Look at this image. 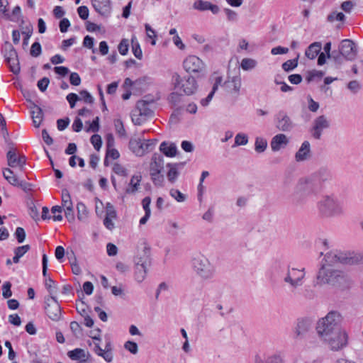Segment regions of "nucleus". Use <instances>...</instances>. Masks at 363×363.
<instances>
[{
    "instance_id": "obj_1",
    "label": "nucleus",
    "mask_w": 363,
    "mask_h": 363,
    "mask_svg": "<svg viewBox=\"0 0 363 363\" xmlns=\"http://www.w3.org/2000/svg\"><path fill=\"white\" fill-rule=\"evenodd\" d=\"M317 284H328L341 289L352 286V280L345 272L328 264H321L316 276Z\"/></svg>"
},
{
    "instance_id": "obj_2",
    "label": "nucleus",
    "mask_w": 363,
    "mask_h": 363,
    "mask_svg": "<svg viewBox=\"0 0 363 363\" xmlns=\"http://www.w3.org/2000/svg\"><path fill=\"white\" fill-rule=\"evenodd\" d=\"M319 190L309 177L299 179L292 195V204L296 207L303 206L308 198L316 194Z\"/></svg>"
},
{
    "instance_id": "obj_3",
    "label": "nucleus",
    "mask_w": 363,
    "mask_h": 363,
    "mask_svg": "<svg viewBox=\"0 0 363 363\" xmlns=\"http://www.w3.org/2000/svg\"><path fill=\"white\" fill-rule=\"evenodd\" d=\"M191 267L195 274L203 281L213 279L216 268L210 259L201 252H196L191 258Z\"/></svg>"
},
{
    "instance_id": "obj_4",
    "label": "nucleus",
    "mask_w": 363,
    "mask_h": 363,
    "mask_svg": "<svg viewBox=\"0 0 363 363\" xmlns=\"http://www.w3.org/2000/svg\"><path fill=\"white\" fill-rule=\"evenodd\" d=\"M342 317L340 313L332 311L325 317L320 318L316 324V331L320 338L341 330Z\"/></svg>"
},
{
    "instance_id": "obj_5",
    "label": "nucleus",
    "mask_w": 363,
    "mask_h": 363,
    "mask_svg": "<svg viewBox=\"0 0 363 363\" xmlns=\"http://www.w3.org/2000/svg\"><path fill=\"white\" fill-rule=\"evenodd\" d=\"M318 209L324 218L340 216L344 208L340 201L333 196H325L318 202Z\"/></svg>"
},
{
    "instance_id": "obj_6",
    "label": "nucleus",
    "mask_w": 363,
    "mask_h": 363,
    "mask_svg": "<svg viewBox=\"0 0 363 363\" xmlns=\"http://www.w3.org/2000/svg\"><path fill=\"white\" fill-rule=\"evenodd\" d=\"M357 262V258L354 256V252L333 250L325 255L322 264L333 267V265L337 264H353Z\"/></svg>"
},
{
    "instance_id": "obj_7",
    "label": "nucleus",
    "mask_w": 363,
    "mask_h": 363,
    "mask_svg": "<svg viewBox=\"0 0 363 363\" xmlns=\"http://www.w3.org/2000/svg\"><path fill=\"white\" fill-rule=\"evenodd\" d=\"M305 277V268L298 269L289 267L283 280L289 285L291 294L296 295L298 289L303 286Z\"/></svg>"
},
{
    "instance_id": "obj_8",
    "label": "nucleus",
    "mask_w": 363,
    "mask_h": 363,
    "mask_svg": "<svg viewBox=\"0 0 363 363\" xmlns=\"http://www.w3.org/2000/svg\"><path fill=\"white\" fill-rule=\"evenodd\" d=\"M133 264L151 266V249L147 240L140 239L135 247L133 257Z\"/></svg>"
},
{
    "instance_id": "obj_9",
    "label": "nucleus",
    "mask_w": 363,
    "mask_h": 363,
    "mask_svg": "<svg viewBox=\"0 0 363 363\" xmlns=\"http://www.w3.org/2000/svg\"><path fill=\"white\" fill-rule=\"evenodd\" d=\"M157 140H145L140 138H131L129 140V148L136 156H143L152 151Z\"/></svg>"
},
{
    "instance_id": "obj_10",
    "label": "nucleus",
    "mask_w": 363,
    "mask_h": 363,
    "mask_svg": "<svg viewBox=\"0 0 363 363\" xmlns=\"http://www.w3.org/2000/svg\"><path fill=\"white\" fill-rule=\"evenodd\" d=\"M320 339L333 351L342 349L347 343V335L345 331L342 330Z\"/></svg>"
},
{
    "instance_id": "obj_11",
    "label": "nucleus",
    "mask_w": 363,
    "mask_h": 363,
    "mask_svg": "<svg viewBox=\"0 0 363 363\" xmlns=\"http://www.w3.org/2000/svg\"><path fill=\"white\" fill-rule=\"evenodd\" d=\"M2 51L5 60L9 65L10 70L14 74H17L20 72V65L18 57V54L13 46L9 42H5L3 45Z\"/></svg>"
},
{
    "instance_id": "obj_12",
    "label": "nucleus",
    "mask_w": 363,
    "mask_h": 363,
    "mask_svg": "<svg viewBox=\"0 0 363 363\" xmlns=\"http://www.w3.org/2000/svg\"><path fill=\"white\" fill-rule=\"evenodd\" d=\"M172 81L175 88L182 91L186 95L194 94L197 89L196 79L191 76L181 78L178 74H174L172 76Z\"/></svg>"
},
{
    "instance_id": "obj_13",
    "label": "nucleus",
    "mask_w": 363,
    "mask_h": 363,
    "mask_svg": "<svg viewBox=\"0 0 363 363\" xmlns=\"http://www.w3.org/2000/svg\"><path fill=\"white\" fill-rule=\"evenodd\" d=\"M275 127L281 132H291L295 125L287 113L283 110L278 111L274 116Z\"/></svg>"
},
{
    "instance_id": "obj_14",
    "label": "nucleus",
    "mask_w": 363,
    "mask_h": 363,
    "mask_svg": "<svg viewBox=\"0 0 363 363\" xmlns=\"http://www.w3.org/2000/svg\"><path fill=\"white\" fill-rule=\"evenodd\" d=\"M313 321L309 318H298L293 328V337L296 340L303 339L312 328Z\"/></svg>"
},
{
    "instance_id": "obj_15",
    "label": "nucleus",
    "mask_w": 363,
    "mask_h": 363,
    "mask_svg": "<svg viewBox=\"0 0 363 363\" xmlns=\"http://www.w3.org/2000/svg\"><path fill=\"white\" fill-rule=\"evenodd\" d=\"M330 126V123L327 116L321 115L316 117L313 121L311 129L312 136L316 140H320L323 130L329 128Z\"/></svg>"
},
{
    "instance_id": "obj_16",
    "label": "nucleus",
    "mask_w": 363,
    "mask_h": 363,
    "mask_svg": "<svg viewBox=\"0 0 363 363\" xmlns=\"http://www.w3.org/2000/svg\"><path fill=\"white\" fill-rule=\"evenodd\" d=\"M241 86L242 79L239 74L233 77L228 75L222 85L225 91L235 97L240 95Z\"/></svg>"
},
{
    "instance_id": "obj_17",
    "label": "nucleus",
    "mask_w": 363,
    "mask_h": 363,
    "mask_svg": "<svg viewBox=\"0 0 363 363\" xmlns=\"http://www.w3.org/2000/svg\"><path fill=\"white\" fill-rule=\"evenodd\" d=\"M184 69L189 73L203 74L205 65L203 61L195 55L188 56L183 62Z\"/></svg>"
},
{
    "instance_id": "obj_18",
    "label": "nucleus",
    "mask_w": 363,
    "mask_h": 363,
    "mask_svg": "<svg viewBox=\"0 0 363 363\" xmlns=\"http://www.w3.org/2000/svg\"><path fill=\"white\" fill-rule=\"evenodd\" d=\"M150 84V79L147 77L137 79L135 81H132L130 78H126L123 83V88H131L134 94H140L147 89Z\"/></svg>"
},
{
    "instance_id": "obj_19",
    "label": "nucleus",
    "mask_w": 363,
    "mask_h": 363,
    "mask_svg": "<svg viewBox=\"0 0 363 363\" xmlns=\"http://www.w3.org/2000/svg\"><path fill=\"white\" fill-rule=\"evenodd\" d=\"M6 159L10 167H17L20 171H23L26 163V157L24 155H18L16 150L11 148L6 153Z\"/></svg>"
},
{
    "instance_id": "obj_20",
    "label": "nucleus",
    "mask_w": 363,
    "mask_h": 363,
    "mask_svg": "<svg viewBox=\"0 0 363 363\" xmlns=\"http://www.w3.org/2000/svg\"><path fill=\"white\" fill-rule=\"evenodd\" d=\"M45 303V311L48 317L54 321L59 320L61 317V308L55 297L47 298Z\"/></svg>"
},
{
    "instance_id": "obj_21",
    "label": "nucleus",
    "mask_w": 363,
    "mask_h": 363,
    "mask_svg": "<svg viewBox=\"0 0 363 363\" xmlns=\"http://www.w3.org/2000/svg\"><path fill=\"white\" fill-rule=\"evenodd\" d=\"M319 189L323 184L330 182L333 179L330 171L326 167H320L309 177Z\"/></svg>"
},
{
    "instance_id": "obj_22",
    "label": "nucleus",
    "mask_w": 363,
    "mask_h": 363,
    "mask_svg": "<svg viewBox=\"0 0 363 363\" xmlns=\"http://www.w3.org/2000/svg\"><path fill=\"white\" fill-rule=\"evenodd\" d=\"M339 51L345 57L346 60H353L357 53L354 43L350 39H345L341 41Z\"/></svg>"
},
{
    "instance_id": "obj_23",
    "label": "nucleus",
    "mask_w": 363,
    "mask_h": 363,
    "mask_svg": "<svg viewBox=\"0 0 363 363\" xmlns=\"http://www.w3.org/2000/svg\"><path fill=\"white\" fill-rule=\"evenodd\" d=\"M193 8L200 11H211L213 14H217L220 11L218 6L203 0H196L194 1Z\"/></svg>"
},
{
    "instance_id": "obj_24",
    "label": "nucleus",
    "mask_w": 363,
    "mask_h": 363,
    "mask_svg": "<svg viewBox=\"0 0 363 363\" xmlns=\"http://www.w3.org/2000/svg\"><path fill=\"white\" fill-rule=\"evenodd\" d=\"M289 143L287 136L283 133H279L274 135L270 142V146L274 152L280 150L282 147L286 146Z\"/></svg>"
},
{
    "instance_id": "obj_25",
    "label": "nucleus",
    "mask_w": 363,
    "mask_h": 363,
    "mask_svg": "<svg viewBox=\"0 0 363 363\" xmlns=\"http://www.w3.org/2000/svg\"><path fill=\"white\" fill-rule=\"evenodd\" d=\"M155 101V99H151V101H138L134 111L143 116H151L152 115V111L150 106Z\"/></svg>"
},
{
    "instance_id": "obj_26",
    "label": "nucleus",
    "mask_w": 363,
    "mask_h": 363,
    "mask_svg": "<svg viewBox=\"0 0 363 363\" xmlns=\"http://www.w3.org/2000/svg\"><path fill=\"white\" fill-rule=\"evenodd\" d=\"M311 157V145L308 141H304L295 155L296 162H303Z\"/></svg>"
},
{
    "instance_id": "obj_27",
    "label": "nucleus",
    "mask_w": 363,
    "mask_h": 363,
    "mask_svg": "<svg viewBox=\"0 0 363 363\" xmlns=\"http://www.w3.org/2000/svg\"><path fill=\"white\" fill-rule=\"evenodd\" d=\"M184 165V163H168L167 164V167L169 168L167 177L170 183L174 184L177 181L179 175V169L182 168Z\"/></svg>"
},
{
    "instance_id": "obj_28",
    "label": "nucleus",
    "mask_w": 363,
    "mask_h": 363,
    "mask_svg": "<svg viewBox=\"0 0 363 363\" xmlns=\"http://www.w3.org/2000/svg\"><path fill=\"white\" fill-rule=\"evenodd\" d=\"M133 277L136 282L140 284L142 283L147 277L148 268L150 266L147 265H141V264H133Z\"/></svg>"
},
{
    "instance_id": "obj_29",
    "label": "nucleus",
    "mask_w": 363,
    "mask_h": 363,
    "mask_svg": "<svg viewBox=\"0 0 363 363\" xmlns=\"http://www.w3.org/2000/svg\"><path fill=\"white\" fill-rule=\"evenodd\" d=\"M3 176L5 179L11 185L15 186H23V184L20 183L19 177L16 173L10 168H4L3 169Z\"/></svg>"
},
{
    "instance_id": "obj_30",
    "label": "nucleus",
    "mask_w": 363,
    "mask_h": 363,
    "mask_svg": "<svg viewBox=\"0 0 363 363\" xmlns=\"http://www.w3.org/2000/svg\"><path fill=\"white\" fill-rule=\"evenodd\" d=\"M164 168L163 157L160 154L155 153L152 155V161L150 165V173L162 172Z\"/></svg>"
},
{
    "instance_id": "obj_31",
    "label": "nucleus",
    "mask_w": 363,
    "mask_h": 363,
    "mask_svg": "<svg viewBox=\"0 0 363 363\" xmlns=\"http://www.w3.org/2000/svg\"><path fill=\"white\" fill-rule=\"evenodd\" d=\"M29 101L31 103L30 109L33 123V125L38 128L40 126L43 120V111L39 106L31 102V101L29 100Z\"/></svg>"
},
{
    "instance_id": "obj_32",
    "label": "nucleus",
    "mask_w": 363,
    "mask_h": 363,
    "mask_svg": "<svg viewBox=\"0 0 363 363\" xmlns=\"http://www.w3.org/2000/svg\"><path fill=\"white\" fill-rule=\"evenodd\" d=\"M92 6L101 15H105L109 11V0H91Z\"/></svg>"
},
{
    "instance_id": "obj_33",
    "label": "nucleus",
    "mask_w": 363,
    "mask_h": 363,
    "mask_svg": "<svg viewBox=\"0 0 363 363\" xmlns=\"http://www.w3.org/2000/svg\"><path fill=\"white\" fill-rule=\"evenodd\" d=\"M322 48L320 42L311 43L306 50L305 55L310 60L315 59L320 53Z\"/></svg>"
},
{
    "instance_id": "obj_34",
    "label": "nucleus",
    "mask_w": 363,
    "mask_h": 363,
    "mask_svg": "<svg viewBox=\"0 0 363 363\" xmlns=\"http://www.w3.org/2000/svg\"><path fill=\"white\" fill-rule=\"evenodd\" d=\"M67 355L72 360H79L80 362H84L87 359L88 353L82 349L77 348L69 351Z\"/></svg>"
},
{
    "instance_id": "obj_35",
    "label": "nucleus",
    "mask_w": 363,
    "mask_h": 363,
    "mask_svg": "<svg viewBox=\"0 0 363 363\" xmlns=\"http://www.w3.org/2000/svg\"><path fill=\"white\" fill-rule=\"evenodd\" d=\"M160 151L167 157H174L177 154V146L174 143L169 144L167 142H162L160 146Z\"/></svg>"
},
{
    "instance_id": "obj_36",
    "label": "nucleus",
    "mask_w": 363,
    "mask_h": 363,
    "mask_svg": "<svg viewBox=\"0 0 363 363\" xmlns=\"http://www.w3.org/2000/svg\"><path fill=\"white\" fill-rule=\"evenodd\" d=\"M115 130L121 141L123 143H125L128 140V136L124 128L123 124L121 120L115 121Z\"/></svg>"
},
{
    "instance_id": "obj_37",
    "label": "nucleus",
    "mask_w": 363,
    "mask_h": 363,
    "mask_svg": "<svg viewBox=\"0 0 363 363\" xmlns=\"http://www.w3.org/2000/svg\"><path fill=\"white\" fill-rule=\"evenodd\" d=\"M113 206L111 203H106V216L104 220V225L111 230L113 227V224L112 223V218H113Z\"/></svg>"
},
{
    "instance_id": "obj_38",
    "label": "nucleus",
    "mask_w": 363,
    "mask_h": 363,
    "mask_svg": "<svg viewBox=\"0 0 363 363\" xmlns=\"http://www.w3.org/2000/svg\"><path fill=\"white\" fill-rule=\"evenodd\" d=\"M115 269L119 274L125 276L129 274L130 267L128 262L118 260L115 264Z\"/></svg>"
},
{
    "instance_id": "obj_39",
    "label": "nucleus",
    "mask_w": 363,
    "mask_h": 363,
    "mask_svg": "<svg viewBox=\"0 0 363 363\" xmlns=\"http://www.w3.org/2000/svg\"><path fill=\"white\" fill-rule=\"evenodd\" d=\"M111 135L109 134L108 135L106 155L104 162L105 166L109 165L110 160H113V147L111 144Z\"/></svg>"
},
{
    "instance_id": "obj_40",
    "label": "nucleus",
    "mask_w": 363,
    "mask_h": 363,
    "mask_svg": "<svg viewBox=\"0 0 363 363\" xmlns=\"http://www.w3.org/2000/svg\"><path fill=\"white\" fill-rule=\"evenodd\" d=\"M328 59H331L335 64L337 67H340L346 60L345 57L338 50H333L330 57Z\"/></svg>"
},
{
    "instance_id": "obj_41",
    "label": "nucleus",
    "mask_w": 363,
    "mask_h": 363,
    "mask_svg": "<svg viewBox=\"0 0 363 363\" xmlns=\"http://www.w3.org/2000/svg\"><path fill=\"white\" fill-rule=\"evenodd\" d=\"M298 55L293 59V60H289L284 62L281 65L282 69L286 72H289L294 69L298 66Z\"/></svg>"
},
{
    "instance_id": "obj_42",
    "label": "nucleus",
    "mask_w": 363,
    "mask_h": 363,
    "mask_svg": "<svg viewBox=\"0 0 363 363\" xmlns=\"http://www.w3.org/2000/svg\"><path fill=\"white\" fill-rule=\"evenodd\" d=\"M267 147V141L266 139L257 137L255 139V150L256 152L261 153L263 152Z\"/></svg>"
},
{
    "instance_id": "obj_43",
    "label": "nucleus",
    "mask_w": 363,
    "mask_h": 363,
    "mask_svg": "<svg viewBox=\"0 0 363 363\" xmlns=\"http://www.w3.org/2000/svg\"><path fill=\"white\" fill-rule=\"evenodd\" d=\"M132 43V51L135 57L139 60L143 57V52L140 48L139 43L137 41L135 37H133L131 39Z\"/></svg>"
},
{
    "instance_id": "obj_44",
    "label": "nucleus",
    "mask_w": 363,
    "mask_h": 363,
    "mask_svg": "<svg viewBox=\"0 0 363 363\" xmlns=\"http://www.w3.org/2000/svg\"><path fill=\"white\" fill-rule=\"evenodd\" d=\"M257 65V61L251 58H244L241 61L240 67L243 70L248 71L254 69Z\"/></svg>"
},
{
    "instance_id": "obj_45",
    "label": "nucleus",
    "mask_w": 363,
    "mask_h": 363,
    "mask_svg": "<svg viewBox=\"0 0 363 363\" xmlns=\"http://www.w3.org/2000/svg\"><path fill=\"white\" fill-rule=\"evenodd\" d=\"M62 204L63 208L73 206L70 194L67 189L62 191Z\"/></svg>"
},
{
    "instance_id": "obj_46",
    "label": "nucleus",
    "mask_w": 363,
    "mask_h": 363,
    "mask_svg": "<svg viewBox=\"0 0 363 363\" xmlns=\"http://www.w3.org/2000/svg\"><path fill=\"white\" fill-rule=\"evenodd\" d=\"M77 209L78 219L79 220H84L88 214L86 206L83 203L79 202L77 205Z\"/></svg>"
},
{
    "instance_id": "obj_47",
    "label": "nucleus",
    "mask_w": 363,
    "mask_h": 363,
    "mask_svg": "<svg viewBox=\"0 0 363 363\" xmlns=\"http://www.w3.org/2000/svg\"><path fill=\"white\" fill-rule=\"evenodd\" d=\"M169 194L177 202H184L186 199V196L176 189H171L169 190Z\"/></svg>"
},
{
    "instance_id": "obj_48",
    "label": "nucleus",
    "mask_w": 363,
    "mask_h": 363,
    "mask_svg": "<svg viewBox=\"0 0 363 363\" xmlns=\"http://www.w3.org/2000/svg\"><path fill=\"white\" fill-rule=\"evenodd\" d=\"M248 143V137L242 133H238L235 137V144L233 147L245 145Z\"/></svg>"
},
{
    "instance_id": "obj_49",
    "label": "nucleus",
    "mask_w": 363,
    "mask_h": 363,
    "mask_svg": "<svg viewBox=\"0 0 363 363\" xmlns=\"http://www.w3.org/2000/svg\"><path fill=\"white\" fill-rule=\"evenodd\" d=\"M223 12L225 13L226 16V18L229 22H237L238 20V14L236 11L229 9V8H225L223 9Z\"/></svg>"
},
{
    "instance_id": "obj_50",
    "label": "nucleus",
    "mask_w": 363,
    "mask_h": 363,
    "mask_svg": "<svg viewBox=\"0 0 363 363\" xmlns=\"http://www.w3.org/2000/svg\"><path fill=\"white\" fill-rule=\"evenodd\" d=\"M151 179L155 186H162L164 182V176L161 172L150 173Z\"/></svg>"
},
{
    "instance_id": "obj_51",
    "label": "nucleus",
    "mask_w": 363,
    "mask_h": 363,
    "mask_svg": "<svg viewBox=\"0 0 363 363\" xmlns=\"http://www.w3.org/2000/svg\"><path fill=\"white\" fill-rule=\"evenodd\" d=\"M147 117L148 116H143V115L140 114L139 113L135 112L134 111H133V113H132V121L135 125H141L146 121Z\"/></svg>"
},
{
    "instance_id": "obj_52",
    "label": "nucleus",
    "mask_w": 363,
    "mask_h": 363,
    "mask_svg": "<svg viewBox=\"0 0 363 363\" xmlns=\"http://www.w3.org/2000/svg\"><path fill=\"white\" fill-rule=\"evenodd\" d=\"M124 348L133 354H136L138 352V344L130 340L125 342Z\"/></svg>"
},
{
    "instance_id": "obj_53",
    "label": "nucleus",
    "mask_w": 363,
    "mask_h": 363,
    "mask_svg": "<svg viewBox=\"0 0 363 363\" xmlns=\"http://www.w3.org/2000/svg\"><path fill=\"white\" fill-rule=\"evenodd\" d=\"M119 52L122 55H125L128 53L129 50V41L128 39H123L118 46Z\"/></svg>"
},
{
    "instance_id": "obj_54",
    "label": "nucleus",
    "mask_w": 363,
    "mask_h": 363,
    "mask_svg": "<svg viewBox=\"0 0 363 363\" xmlns=\"http://www.w3.org/2000/svg\"><path fill=\"white\" fill-rule=\"evenodd\" d=\"M145 31H146V34H147V37L152 40L151 42V44L152 45H155L156 44L155 38H157V35H156L155 30L152 29L151 28V26L147 23H146L145 25Z\"/></svg>"
},
{
    "instance_id": "obj_55",
    "label": "nucleus",
    "mask_w": 363,
    "mask_h": 363,
    "mask_svg": "<svg viewBox=\"0 0 363 363\" xmlns=\"http://www.w3.org/2000/svg\"><path fill=\"white\" fill-rule=\"evenodd\" d=\"M345 16L342 12H332L328 16V21L330 22H333L335 21H343L345 20Z\"/></svg>"
},
{
    "instance_id": "obj_56",
    "label": "nucleus",
    "mask_w": 363,
    "mask_h": 363,
    "mask_svg": "<svg viewBox=\"0 0 363 363\" xmlns=\"http://www.w3.org/2000/svg\"><path fill=\"white\" fill-rule=\"evenodd\" d=\"M41 45L38 42H35L30 48V55L37 57L41 54Z\"/></svg>"
},
{
    "instance_id": "obj_57",
    "label": "nucleus",
    "mask_w": 363,
    "mask_h": 363,
    "mask_svg": "<svg viewBox=\"0 0 363 363\" xmlns=\"http://www.w3.org/2000/svg\"><path fill=\"white\" fill-rule=\"evenodd\" d=\"M14 235L18 243H22L26 239V232L21 227H18L16 229Z\"/></svg>"
},
{
    "instance_id": "obj_58",
    "label": "nucleus",
    "mask_w": 363,
    "mask_h": 363,
    "mask_svg": "<svg viewBox=\"0 0 363 363\" xmlns=\"http://www.w3.org/2000/svg\"><path fill=\"white\" fill-rule=\"evenodd\" d=\"M96 351L98 353V354L102 356L106 362H111L113 356L111 350H103L102 349L98 347Z\"/></svg>"
},
{
    "instance_id": "obj_59",
    "label": "nucleus",
    "mask_w": 363,
    "mask_h": 363,
    "mask_svg": "<svg viewBox=\"0 0 363 363\" xmlns=\"http://www.w3.org/2000/svg\"><path fill=\"white\" fill-rule=\"evenodd\" d=\"M115 296H119L122 299L126 300L128 298V296L125 287L121 285L119 286H115Z\"/></svg>"
},
{
    "instance_id": "obj_60",
    "label": "nucleus",
    "mask_w": 363,
    "mask_h": 363,
    "mask_svg": "<svg viewBox=\"0 0 363 363\" xmlns=\"http://www.w3.org/2000/svg\"><path fill=\"white\" fill-rule=\"evenodd\" d=\"M11 284L9 281L5 282L2 286V296L5 298H8L12 296V292L11 290Z\"/></svg>"
},
{
    "instance_id": "obj_61",
    "label": "nucleus",
    "mask_w": 363,
    "mask_h": 363,
    "mask_svg": "<svg viewBox=\"0 0 363 363\" xmlns=\"http://www.w3.org/2000/svg\"><path fill=\"white\" fill-rule=\"evenodd\" d=\"M347 88L350 89L353 94L357 93L361 89L360 83L357 80L350 81L347 84Z\"/></svg>"
},
{
    "instance_id": "obj_62",
    "label": "nucleus",
    "mask_w": 363,
    "mask_h": 363,
    "mask_svg": "<svg viewBox=\"0 0 363 363\" xmlns=\"http://www.w3.org/2000/svg\"><path fill=\"white\" fill-rule=\"evenodd\" d=\"M91 143L96 150H99L101 147V138L99 135H93L91 137Z\"/></svg>"
},
{
    "instance_id": "obj_63",
    "label": "nucleus",
    "mask_w": 363,
    "mask_h": 363,
    "mask_svg": "<svg viewBox=\"0 0 363 363\" xmlns=\"http://www.w3.org/2000/svg\"><path fill=\"white\" fill-rule=\"evenodd\" d=\"M49 83L50 79L48 77H45L38 82L37 86L41 91L44 92L47 89Z\"/></svg>"
},
{
    "instance_id": "obj_64",
    "label": "nucleus",
    "mask_w": 363,
    "mask_h": 363,
    "mask_svg": "<svg viewBox=\"0 0 363 363\" xmlns=\"http://www.w3.org/2000/svg\"><path fill=\"white\" fill-rule=\"evenodd\" d=\"M266 363H284V361L279 354H272L266 358Z\"/></svg>"
}]
</instances>
